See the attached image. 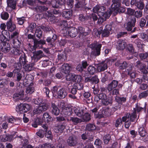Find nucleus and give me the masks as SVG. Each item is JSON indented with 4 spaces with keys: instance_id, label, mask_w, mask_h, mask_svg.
<instances>
[{
    "instance_id": "obj_1",
    "label": "nucleus",
    "mask_w": 148,
    "mask_h": 148,
    "mask_svg": "<svg viewBox=\"0 0 148 148\" xmlns=\"http://www.w3.org/2000/svg\"><path fill=\"white\" fill-rule=\"evenodd\" d=\"M119 84V82L115 80H113L109 84L107 88H102L101 90L104 92L107 91V90L109 92V95H117L120 94L119 88H116Z\"/></svg>"
},
{
    "instance_id": "obj_2",
    "label": "nucleus",
    "mask_w": 148,
    "mask_h": 148,
    "mask_svg": "<svg viewBox=\"0 0 148 148\" xmlns=\"http://www.w3.org/2000/svg\"><path fill=\"white\" fill-rule=\"evenodd\" d=\"M33 102L35 104L39 105L37 108H34L33 110V112L34 114H38L43 113L47 110L48 108V105L44 102L42 98H38L34 99Z\"/></svg>"
},
{
    "instance_id": "obj_3",
    "label": "nucleus",
    "mask_w": 148,
    "mask_h": 148,
    "mask_svg": "<svg viewBox=\"0 0 148 148\" xmlns=\"http://www.w3.org/2000/svg\"><path fill=\"white\" fill-rule=\"evenodd\" d=\"M60 88L59 86H58L53 87L52 90L53 96L54 97L57 96L59 98L64 99L67 95V89L64 87Z\"/></svg>"
},
{
    "instance_id": "obj_4",
    "label": "nucleus",
    "mask_w": 148,
    "mask_h": 148,
    "mask_svg": "<svg viewBox=\"0 0 148 148\" xmlns=\"http://www.w3.org/2000/svg\"><path fill=\"white\" fill-rule=\"evenodd\" d=\"M106 10V8L103 6H101L99 7L98 6H96L95 7L93 8V12L95 11L99 12L97 14L103 17L104 19L106 20V19L109 18L111 15L114 12V10L111 8L109 9V10L105 12Z\"/></svg>"
},
{
    "instance_id": "obj_5",
    "label": "nucleus",
    "mask_w": 148,
    "mask_h": 148,
    "mask_svg": "<svg viewBox=\"0 0 148 148\" xmlns=\"http://www.w3.org/2000/svg\"><path fill=\"white\" fill-rule=\"evenodd\" d=\"M99 107H97L93 109V113H94V117L95 118L101 119L103 117H106L110 115L109 110L102 109L100 112L97 111Z\"/></svg>"
},
{
    "instance_id": "obj_6",
    "label": "nucleus",
    "mask_w": 148,
    "mask_h": 148,
    "mask_svg": "<svg viewBox=\"0 0 148 148\" xmlns=\"http://www.w3.org/2000/svg\"><path fill=\"white\" fill-rule=\"evenodd\" d=\"M108 26H106L103 30L101 32L99 30H98L97 29H93V36L94 37L99 38L101 34L103 36L107 37L110 35V31L111 30L110 27L107 28Z\"/></svg>"
},
{
    "instance_id": "obj_7",
    "label": "nucleus",
    "mask_w": 148,
    "mask_h": 148,
    "mask_svg": "<svg viewBox=\"0 0 148 148\" xmlns=\"http://www.w3.org/2000/svg\"><path fill=\"white\" fill-rule=\"evenodd\" d=\"M113 3L111 6V8L114 10L115 9L120 7L121 3L127 6L129 5L130 1L129 0H112Z\"/></svg>"
},
{
    "instance_id": "obj_8",
    "label": "nucleus",
    "mask_w": 148,
    "mask_h": 148,
    "mask_svg": "<svg viewBox=\"0 0 148 148\" xmlns=\"http://www.w3.org/2000/svg\"><path fill=\"white\" fill-rule=\"evenodd\" d=\"M102 91V90H101ZM103 92L102 93L99 94L100 99L101 100V102L103 105L107 106L109 104H112L113 99L112 97L107 98L106 95Z\"/></svg>"
},
{
    "instance_id": "obj_9",
    "label": "nucleus",
    "mask_w": 148,
    "mask_h": 148,
    "mask_svg": "<svg viewBox=\"0 0 148 148\" xmlns=\"http://www.w3.org/2000/svg\"><path fill=\"white\" fill-rule=\"evenodd\" d=\"M32 53L33 56L31 58L32 60L35 62H38L45 56L43 51L41 50L34 51L32 52Z\"/></svg>"
},
{
    "instance_id": "obj_10",
    "label": "nucleus",
    "mask_w": 148,
    "mask_h": 148,
    "mask_svg": "<svg viewBox=\"0 0 148 148\" xmlns=\"http://www.w3.org/2000/svg\"><path fill=\"white\" fill-rule=\"evenodd\" d=\"M30 108V106L28 104H21L16 107V111L20 113H23L27 112Z\"/></svg>"
},
{
    "instance_id": "obj_11",
    "label": "nucleus",
    "mask_w": 148,
    "mask_h": 148,
    "mask_svg": "<svg viewBox=\"0 0 148 148\" xmlns=\"http://www.w3.org/2000/svg\"><path fill=\"white\" fill-rule=\"evenodd\" d=\"M136 66L141 73L144 74L148 73V66L147 67L145 64L141 63L140 61L136 62Z\"/></svg>"
},
{
    "instance_id": "obj_12",
    "label": "nucleus",
    "mask_w": 148,
    "mask_h": 148,
    "mask_svg": "<svg viewBox=\"0 0 148 148\" xmlns=\"http://www.w3.org/2000/svg\"><path fill=\"white\" fill-rule=\"evenodd\" d=\"M57 36L54 33H53L52 36L48 37L46 39V41L49 46L50 47H55V41L56 40Z\"/></svg>"
},
{
    "instance_id": "obj_13",
    "label": "nucleus",
    "mask_w": 148,
    "mask_h": 148,
    "mask_svg": "<svg viewBox=\"0 0 148 148\" xmlns=\"http://www.w3.org/2000/svg\"><path fill=\"white\" fill-rule=\"evenodd\" d=\"M67 143L69 145L73 146L76 145L77 143V139L76 136L74 134H72L70 136L67 140Z\"/></svg>"
},
{
    "instance_id": "obj_14",
    "label": "nucleus",
    "mask_w": 148,
    "mask_h": 148,
    "mask_svg": "<svg viewBox=\"0 0 148 148\" xmlns=\"http://www.w3.org/2000/svg\"><path fill=\"white\" fill-rule=\"evenodd\" d=\"M136 22V18L134 17H131L130 21L126 24V29L129 32L131 31L133 27L135 26Z\"/></svg>"
},
{
    "instance_id": "obj_15",
    "label": "nucleus",
    "mask_w": 148,
    "mask_h": 148,
    "mask_svg": "<svg viewBox=\"0 0 148 148\" xmlns=\"http://www.w3.org/2000/svg\"><path fill=\"white\" fill-rule=\"evenodd\" d=\"M101 47V44L93 43V56H97L100 55Z\"/></svg>"
},
{
    "instance_id": "obj_16",
    "label": "nucleus",
    "mask_w": 148,
    "mask_h": 148,
    "mask_svg": "<svg viewBox=\"0 0 148 148\" xmlns=\"http://www.w3.org/2000/svg\"><path fill=\"white\" fill-rule=\"evenodd\" d=\"M42 127L44 129L45 137L51 140L53 138L52 133L50 130L49 129L47 125L43 124Z\"/></svg>"
},
{
    "instance_id": "obj_17",
    "label": "nucleus",
    "mask_w": 148,
    "mask_h": 148,
    "mask_svg": "<svg viewBox=\"0 0 148 148\" xmlns=\"http://www.w3.org/2000/svg\"><path fill=\"white\" fill-rule=\"evenodd\" d=\"M71 68V66L69 64H64L61 67V71L66 75L70 73Z\"/></svg>"
},
{
    "instance_id": "obj_18",
    "label": "nucleus",
    "mask_w": 148,
    "mask_h": 148,
    "mask_svg": "<svg viewBox=\"0 0 148 148\" xmlns=\"http://www.w3.org/2000/svg\"><path fill=\"white\" fill-rule=\"evenodd\" d=\"M147 104L145 102V103L144 106L143 107H142L138 105V103L136 104V107L134 108L133 110L136 113H139L141 112L142 111H143L145 113L146 112V106Z\"/></svg>"
},
{
    "instance_id": "obj_19",
    "label": "nucleus",
    "mask_w": 148,
    "mask_h": 148,
    "mask_svg": "<svg viewBox=\"0 0 148 148\" xmlns=\"http://www.w3.org/2000/svg\"><path fill=\"white\" fill-rule=\"evenodd\" d=\"M67 32H68L69 35L73 38L75 37L78 34L77 29L74 27L70 28Z\"/></svg>"
},
{
    "instance_id": "obj_20",
    "label": "nucleus",
    "mask_w": 148,
    "mask_h": 148,
    "mask_svg": "<svg viewBox=\"0 0 148 148\" xmlns=\"http://www.w3.org/2000/svg\"><path fill=\"white\" fill-rule=\"evenodd\" d=\"M51 112L53 115L58 116L60 112L59 109L57 106L53 103H51Z\"/></svg>"
},
{
    "instance_id": "obj_21",
    "label": "nucleus",
    "mask_w": 148,
    "mask_h": 148,
    "mask_svg": "<svg viewBox=\"0 0 148 148\" xmlns=\"http://www.w3.org/2000/svg\"><path fill=\"white\" fill-rule=\"evenodd\" d=\"M2 45L1 46V51L5 53H7L9 52L11 48L9 43L6 42L2 43Z\"/></svg>"
},
{
    "instance_id": "obj_22",
    "label": "nucleus",
    "mask_w": 148,
    "mask_h": 148,
    "mask_svg": "<svg viewBox=\"0 0 148 148\" xmlns=\"http://www.w3.org/2000/svg\"><path fill=\"white\" fill-rule=\"evenodd\" d=\"M35 62L32 61L30 63L27 64L23 66V68L25 69V71H30L33 70L34 69V66L35 65Z\"/></svg>"
},
{
    "instance_id": "obj_23",
    "label": "nucleus",
    "mask_w": 148,
    "mask_h": 148,
    "mask_svg": "<svg viewBox=\"0 0 148 148\" xmlns=\"http://www.w3.org/2000/svg\"><path fill=\"white\" fill-rule=\"evenodd\" d=\"M73 11L71 10H67L62 12V15L64 18L69 20L70 19L72 15Z\"/></svg>"
},
{
    "instance_id": "obj_24",
    "label": "nucleus",
    "mask_w": 148,
    "mask_h": 148,
    "mask_svg": "<svg viewBox=\"0 0 148 148\" xmlns=\"http://www.w3.org/2000/svg\"><path fill=\"white\" fill-rule=\"evenodd\" d=\"M108 60H104L101 62L99 64L98 68L100 71H104L108 68Z\"/></svg>"
},
{
    "instance_id": "obj_25",
    "label": "nucleus",
    "mask_w": 148,
    "mask_h": 148,
    "mask_svg": "<svg viewBox=\"0 0 148 148\" xmlns=\"http://www.w3.org/2000/svg\"><path fill=\"white\" fill-rule=\"evenodd\" d=\"M33 9L37 12H42L46 11L48 10V8L45 6H37L33 7Z\"/></svg>"
},
{
    "instance_id": "obj_26",
    "label": "nucleus",
    "mask_w": 148,
    "mask_h": 148,
    "mask_svg": "<svg viewBox=\"0 0 148 148\" xmlns=\"http://www.w3.org/2000/svg\"><path fill=\"white\" fill-rule=\"evenodd\" d=\"M13 72L14 76L16 77V81L17 82L20 81L23 77L22 72L20 70L18 69H14Z\"/></svg>"
},
{
    "instance_id": "obj_27",
    "label": "nucleus",
    "mask_w": 148,
    "mask_h": 148,
    "mask_svg": "<svg viewBox=\"0 0 148 148\" xmlns=\"http://www.w3.org/2000/svg\"><path fill=\"white\" fill-rule=\"evenodd\" d=\"M125 47V42L122 40L119 39L117 42V49L119 50H123Z\"/></svg>"
},
{
    "instance_id": "obj_28",
    "label": "nucleus",
    "mask_w": 148,
    "mask_h": 148,
    "mask_svg": "<svg viewBox=\"0 0 148 148\" xmlns=\"http://www.w3.org/2000/svg\"><path fill=\"white\" fill-rule=\"evenodd\" d=\"M7 29L10 32L14 31L16 29V25L12 23L11 20H10L6 23Z\"/></svg>"
},
{
    "instance_id": "obj_29",
    "label": "nucleus",
    "mask_w": 148,
    "mask_h": 148,
    "mask_svg": "<svg viewBox=\"0 0 148 148\" xmlns=\"http://www.w3.org/2000/svg\"><path fill=\"white\" fill-rule=\"evenodd\" d=\"M74 111L76 115L79 117H81L85 112L83 108L78 107L75 108Z\"/></svg>"
},
{
    "instance_id": "obj_30",
    "label": "nucleus",
    "mask_w": 148,
    "mask_h": 148,
    "mask_svg": "<svg viewBox=\"0 0 148 148\" xmlns=\"http://www.w3.org/2000/svg\"><path fill=\"white\" fill-rule=\"evenodd\" d=\"M115 100L117 103H119L120 105H122L123 103L126 102L127 98L126 97H120L116 95L115 97Z\"/></svg>"
},
{
    "instance_id": "obj_31",
    "label": "nucleus",
    "mask_w": 148,
    "mask_h": 148,
    "mask_svg": "<svg viewBox=\"0 0 148 148\" xmlns=\"http://www.w3.org/2000/svg\"><path fill=\"white\" fill-rule=\"evenodd\" d=\"M138 130L139 134L141 137H145L146 136L147 133L146 130L143 126L139 127Z\"/></svg>"
},
{
    "instance_id": "obj_32",
    "label": "nucleus",
    "mask_w": 148,
    "mask_h": 148,
    "mask_svg": "<svg viewBox=\"0 0 148 148\" xmlns=\"http://www.w3.org/2000/svg\"><path fill=\"white\" fill-rule=\"evenodd\" d=\"M45 44L46 40H38L36 39L34 40V44L35 46L37 48L38 47H41L43 45Z\"/></svg>"
},
{
    "instance_id": "obj_33",
    "label": "nucleus",
    "mask_w": 148,
    "mask_h": 148,
    "mask_svg": "<svg viewBox=\"0 0 148 148\" xmlns=\"http://www.w3.org/2000/svg\"><path fill=\"white\" fill-rule=\"evenodd\" d=\"M132 64L131 65H130V67L129 69H127V75L130 76V78L131 79H134L136 77V73L135 72L132 70Z\"/></svg>"
},
{
    "instance_id": "obj_34",
    "label": "nucleus",
    "mask_w": 148,
    "mask_h": 148,
    "mask_svg": "<svg viewBox=\"0 0 148 148\" xmlns=\"http://www.w3.org/2000/svg\"><path fill=\"white\" fill-rule=\"evenodd\" d=\"M72 112V108L70 107H66L62 110L63 114L66 116H70L71 115Z\"/></svg>"
},
{
    "instance_id": "obj_35",
    "label": "nucleus",
    "mask_w": 148,
    "mask_h": 148,
    "mask_svg": "<svg viewBox=\"0 0 148 148\" xmlns=\"http://www.w3.org/2000/svg\"><path fill=\"white\" fill-rule=\"evenodd\" d=\"M58 59L60 61H64L66 59L65 53L64 51H60L59 53L58 56Z\"/></svg>"
},
{
    "instance_id": "obj_36",
    "label": "nucleus",
    "mask_w": 148,
    "mask_h": 148,
    "mask_svg": "<svg viewBox=\"0 0 148 148\" xmlns=\"http://www.w3.org/2000/svg\"><path fill=\"white\" fill-rule=\"evenodd\" d=\"M28 62L27 60V56L24 53L23 55H21L19 58V62L23 65V66Z\"/></svg>"
},
{
    "instance_id": "obj_37",
    "label": "nucleus",
    "mask_w": 148,
    "mask_h": 148,
    "mask_svg": "<svg viewBox=\"0 0 148 148\" xmlns=\"http://www.w3.org/2000/svg\"><path fill=\"white\" fill-rule=\"evenodd\" d=\"M42 119L46 121L47 123L53 120V118L47 112H45L43 114Z\"/></svg>"
},
{
    "instance_id": "obj_38",
    "label": "nucleus",
    "mask_w": 148,
    "mask_h": 148,
    "mask_svg": "<svg viewBox=\"0 0 148 148\" xmlns=\"http://www.w3.org/2000/svg\"><path fill=\"white\" fill-rule=\"evenodd\" d=\"M10 51L12 53L16 56H19L21 53V51L16 47H13L11 48Z\"/></svg>"
},
{
    "instance_id": "obj_39",
    "label": "nucleus",
    "mask_w": 148,
    "mask_h": 148,
    "mask_svg": "<svg viewBox=\"0 0 148 148\" xmlns=\"http://www.w3.org/2000/svg\"><path fill=\"white\" fill-rule=\"evenodd\" d=\"M12 41V42L14 46V47L17 48H19L20 47L22 43V41L20 40L19 39L14 40L13 39Z\"/></svg>"
},
{
    "instance_id": "obj_40",
    "label": "nucleus",
    "mask_w": 148,
    "mask_h": 148,
    "mask_svg": "<svg viewBox=\"0 0 148 148\" xmlns=\"http://www.w3.org/2000/svg\"><path fill=\"white\" fill-rule=\"evenodd\" d=\"M83 10L86 12L87 16H90V18L91 19L92 17V7H84Z\"/></svg>"
},
{
    "instance_id": "obj_41",
    "label": "nucleus",
    "mask_w": 148,
    "mask_h": 148,
    "mask_svg": "<svg viewBox=\"0 0 148 148\" xmlns=\"http://www.w3.org/2000/svg\"><path fill=\"white\" fill-rule=\"evenodd\" d=\"M129 116V119L131 122H135L136 119L137 115L136 113L134 111L132 113H128Z\"/></svg>"
},
{
    "instance_id": "obj_42",
    "label": "nucleus",
    "mask_w": 148,
    "mask_h": 148,
    "mask_svg": "<svg viewBox=\"0 0 148 148\" xmlns=\"http://www.w3.org/2000/svg\"><path fill=\"white\" fill-rule=\"evenodd\" d=\"M75 77V75L72 73H69L66 75V79L67 81H71L73 82H74Z\"/></svg>"
},
{
    "instance_id": "obj_43",
    "label": "nucleus",
    "mask_w": 148,
    "mask_h": 148,
    "mask_svg": "<svg viewBox=\"0 0 148 148\" xmlns=\"http://www.w3.org/2000/svg\"><path fill=\"white\" fill-rule=\"evenodd\" d=\"M12 137L13 136L12 135H4L2 137L1 140L3 142H6L7 141H10L12 140Z\"/></svg>"
},
{
    "instance_id": "obj_44",
    "label": "nucleus",
    "mask_w": 148,
    "mask_h": 148,
    "mask_svg": "<svg viewBox=\"0 0 148 148\" xmlns=\"http://www.w3.org/2000/svg\"><path fill=\"white\" fill-rule=\"evenodd\" d=\"M136 5L138 8V9L142 10L144 8L145 4L143 0H140L139 2L136 3Z\"/></svg>"
},
{
    "instance_id": "obj_45",
    "label": "nucleus",
    "mask_w": 148,
    "mask_h": 148,
    "mask_svg": "<svg viewBox=\"0 0 148 148\" xmlns=\"http://www.w3.org/2000/svg\"><path fill=\"white\" fill-rule=\"evenodd\" d=\"M35 36L38 38V39L40 38L42 36V31L40 28H38L36 29Z\"/></svg>"
},
{
    "instance_id": "obj_46",
    "label": "nucleus",
    "mask_w": 148,
    "mask_h": 148,
    "mask_svg": "<svg viewBox=\"0 0 148 148\" xmlns=\"http://www.w3.org/2000/svg\"><path fill=\"white\" fill-rule=\"evenodd\" d=\"M58 144L57 148H64L66 142L63 139H60L58 140Z\"/></svg>"
},
{
    "instance_id": "obj_47",
    "label": "nucleus",
    "mask_w": 148,
    "mask_h": 148,
    "mask_svg": "<svg viewBox=\"0 0 148 148\" xmlns=\"http://www.w3.org/2000/svg\"><path fill=\"white\" fill-rule=\"evenodd\" d=\"M84 114H83L82 116V119L84 120V121H89L90 119V114L88 113H84Z\"/></svg>"
},
{
    "instance_id": "obj_48",
    "label": "nucleus",
    "mask_w": 148,
    "mask_h": 148,
    "mask_svg": "<svg viewBox=\"0 0 148 148\" xmlns=\"http://www.w3.org/2000/svg\"><path fill=\"white\" fill-rule=\"evenodd\" d=\"M79 18L80 20L82 22H85V21L89 20L91 19L90 16H84L82 14H80L79 16Z\"/></svg>"
},
{
    "instance_id": "obj_49",
    "label": "nucleus",
    "mask_w": 148,
    "mask_h": 148,
    "mask_svg": "<svg viewBox=\"0 0 148 148\" xmlns=\"http://www.w3.org/2000/svg\"><path fill=\"white\" fill-rule=\"evenodd\" d=\"M104 143L105 144H108V143L111 139V137L110 135L108 134H107L104 136L103 137Z\"/></svg>"
},
{
    "instance_id": "obj_50",
    "label": "nucleus",
    "mask_w": 148,
    "mask_h": 148,
    "mask_svg": "<svg viewBox=\"0 0 148 148\" xmlns=\"http://www.w3.org/2000/svg\"><path fill=\"white\" fill-rule=\"evenodd\" d=\"M148 96V90L145 91L139 94L138 96V98L140 99L142 98H145Z\"/></svg>"
},
{
    "instance_id": "obj_51",
    "label": "nucleus",
    "mask_w": 148,
    "mask_h": 148,
    "mask_svg": "<svg viewBox=\"0 0 148 148\" xmlns=\"http://www.w3.org/2000/svg\"><path fill=\"white\" fill-rule=\"evenodd\" d=\"M127 62L126 61H124L122 63H119L118 66L120 69L123 70L127 67Z\"/></svg>"
},
{
    "instance_id": "obj_52",
    "label": "nucleus",
    "mask_w": 148,
    "mask_h": 148,
    "mask_svg": "<svg viewBox=\"0 0 148 148\" xmlns=\"http://www.w3.org/2000/svg\"><path fill=\"white\" fill-rule=\"evenodd\" d=\"M73 123L74 124L76 125L78 123L82 122L81 119L76 117H71V120Z\"/></svg>"
},
{
    "instance_id": "obj_53",
    "label": "nucleus",
    "mask_w": 148,
    "mask_h": 148,
    "mask_svg": "<svg viewBox=\"0 0 148 148\" xmlns=\"http://www.w3.org/2000/svg\"><path fill=\"white\" fill-rule=\"evenodd\" d=\"M42 124V122L40 121V120L39 119H35L33 123L32 124V126L36 128L38 125H41Z\"/></svg>"
},
{
    "instance_id": "obj_54",
    "label": "nucleus",
    "mask_w": 148,
    "mask_h": 148,
    "mask_svg": "<svg viewBox=\"0 0 148 148\" xmlns=\"http://www.w3.org/2000/svg\"><path fill=\"white\" fill-rule=\"evenodd\" d=\"M74 86L75 88L80 90L82 89L84 87L83 84L80 82L75 83L74 84Z\"/></svg>"
},
{
    "instance_id": "obj_55",
    "label": "nucleus",
    "mask_w": 148,
    "mask_h": 148,
    "mask_svg": "<svg viewBox=\"0 0 148 148\" xmlns=\"http://www.w3.org/2000/svg\"><path fill=\"white\" fill-rule=\"evenodd\" d=\"M25 17L23 16L20 18H17L16 21L17 23L19 25H23L25 21H26Z\"/></svg>"
},
{
    "instance_id": "obj_56",
    "label": "nucleus",
    "mask_w": 148,
    "mask_h": 148,
    "mask_svg": "<svg viewBox=\"0 0 148 148\" xmlns=\"http://www.w3.org/2000/svg\"><path fill=\"white\" fill-rule=\"evenodd\" d=\"M134 15L137 18H140L143 15L142 10L140 9L137 10L136 11H135Z\"/></svg>"
},
{
    "instance_id": "obj_57",
    "label": "nucleus",
    "mask_w": 148,
    "mask_h": 148,
    "mask_svg": "<svg viewBox=\"0 0 148 148\" xmlns=\"http://www.w3.org/2000/svg\"><path fill=\"white\" fill-rule=\"evenodd\" d=\"M84 2H82L81 1H78L77 3L75 5V6L76 8L84 10Z\"/></svg>"
},
{
    "instance_id": "obj_58",
    "label": "nucleus",
    "mask_w": 148,
    "mask_h": 148,
    "mask_svg": "<svg viewBox=\"0 0 148 148\" xmlns=\"http://www.w3.org/2000/svg\"><path fill=\"white\" fill-rule=\"evenodd\" d=\"M147 21L145 19L143 18H142L139 22L140 26L142 28L145 27V26L146 24Z\"/></svg>"
},
{
    "instance_id": "obj_59",
    "label": "nucleus",
    "mask_w": 148,
    "mask_h": 148,
    "mask_svg": "<svg viewBox=\"0 0 148 148\" xmlns=\"http://www.w3.org/2000/svg\"><path fill=\"white\" fill-rule=\"evenodd\" d=\"M56 121L62 122L63 124H66V119L64 117L60 116L56 117Z\"/></svg>"
},
{
    "instance_id": "obj_60",
    "label": "nucleus",
    "mask_w": 148,
    "mask_h": 148,
    "mask_svg": "<svg viewBox=\"0 0 148 148\" xmlns=\"http://www.w3.org/2000/svg\"><path fill=\"white\" fill-rule=\"evenodd\" d=\"M74 0H67L66 5L70 9L72 8L74 6Z\"/></svg>"
},
{
    "instance_id": "obj_61",
    "label": "nucleus",
    "mask_w": 148,
    "mask_h": 148,
    "mask_svg": "<svg viewBox=\"0 0 148 148\" xmlns=\"http://www.w3.org/2000/svg\"><path fill=\"white\" fill-rule=\"evenodd\" d=\"M43 30L46 32H51L52 34L53 33V31L52 29V28L51 27H50L48 26H41L40 27Z\"/></svg>"
},
{
    "instance_id": "obj_62",
    "label": "nucleus",
    "mask_w": 148,
    "mask_h": 148,
    "mask_svg": "<svg viewBox=\"0 0 148 148\" xmlns=\"http://www.w3.org/2000/svg\"><path fill=\"white\" fill-rule=\"evenodd\" d=\"M125 11V9L124 8L120 6L119 7L115 9L114 10V12L117 14L118 12L120 13H123Z\"/></svg>"
},
{
    "instance_id": "obj_63",
    "label": "nucleus",
    "mask_w": 148,
    "mask_h": 148,
    "mask_svg": "<svg viewBox=\"0 0 148 148\" xmlns=\"http://www.w3.org/2000/svg\"><path fill=\"white\" fill-rule=\"evenodd\" d=\"M34 91V88L31 86H28L26 88V92L27 94H31Z\"/></svg>"
},
{
    "instance_id": "obj_64",
    "label": "nucleus",
    "mask_w": 148,
    "mask_h": 148,
    "mask_svg": "<svg viewBox=\"0 0 148 148\" xmlns=\"http://www.w3.org/2000/svg\"><path fill=\"white\" fill-rule=\"evenodd\" d=\"M141 36L142 39L148 42V29L146 31V32L142 33L141 34Z\"/></svg>"
}]
</instances>
